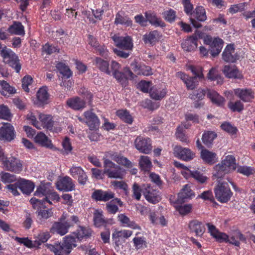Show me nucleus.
Segmentation results:
<instances>
[{"instance_id": "obj_1", "label": "nucleus", "mask_w": 255, "mask_h": 255, "mask_svg": "<svg viewBox=\"0 0 255 255\" xmlns=\"http://www.w3.org/2000/svg\"><path fill=\"white\" fill-rule=\"evenodd\" d=\"M79 223V218L77 216L72 215L67 218L66 215L63 214L58 221L54 222L50 229V232L63 236L68 232L70 228Z\"/></svg>"}, {"instance_id": "obj_2", "label": "nucleus", "mask_w": 255, "mask_h": 255, "mask_svg": "<svg viewBox=\"0 0 255 255\" xmlns=\"http://www.w3.org/2000/svg\"><path fill=\"white\" fill-rule=\"evenodd\" d=\"M55 255H68L73 248L77 246L76 239L72 236H67L64 238L62 244L55 243L54 245H44Z\"/></svg>"}, {"instance_id": "obj_3", "label": "nucleus", "mask_w": 255, "mask_h": 255, "mask_svg": "<svg viewBox=\"0 0 255 255\" xmlns=\"http://www.w3.org/2000/svg\"><path fill=\"white\" fill-rule=\"evenodd\" d=\"M0 55L3 61L12 67L16 72L19 73L21 66L18 56L10 49L4 46L0 51Z\"/></svg>"}, {"instance_id": "obj_4", "label": "nucleus", "mask_w": 255, "mask_h": 255, "mask_svg": "<svg viewBox=\"0 0 255 255\" xmlns=\"http://www.w3.org/2000/svg\"><path fill=\"white\" fill-rule=\"evenodd\" d=\"M214 192L216 199L221 203H227L233 195L228 183L225 182L218 181Z\"/></svg>"}, {"instance_id": "obj_5", "label": "nucleus", "mask_w": 255, "mask_h": 255, "mask_svg": "<svg viewBox=\"0 0 255 255\" xmlns=\"http://www.w3.org/2000/svg\"><path fill=\"white\" fill-rule=\"evenodd\" d=\"M45 201L33 198V208L36 210L38 219L42 222L53 216L51 209H46Z\"/></svg>"}, {"instance_id": "obj_6", "label": "nucleus", "mask_w": 255, "mask_h": 255, "mask_svg": "<svg viewBox=\"0 0 255 255\" xmlns=\"http://www.w3.org/2000/svg\"><path fill=\"white\" fill-rule=\"evenodd\" d=\"M84 100L81 99L78 97L68 99L66 101V105L70 108L74 110H80L85 107L86 102L90 104L93 98V95L91 93L86 92L84 94Z\"/></svg>"}, {"instance_id": "obj_7", "label": "nucleus", "mask_w": 255, "mask_h": 255, "mask_svg": "<svg viewBox=\"0 0 255 255\" xmlns=\"http://www.w3.org/2000/svg\"><path fill=\"white\" fill-rule=\"evenodd\" d=\"M2 164L5 170L15 173H19L22 170V164L21 161L13 156L3 158Z\"/></svg>"}, {"instance_id": "obj_8", "label": "nucleus", "mask_w": 255, "mask_h": 255, "mask_svg": "<svg viewBox=\"0 0 255 255\" xmlns=\"http://www.w3.org/2000/svg\"><path fill=\"white\" fill-rule=\"evenodd\" d=\"M38 118L39 122L36 120L35 116H33V126L38 129H41V127H43L50 130L52 129L54 121L51 116L38 113Z\"/></svg>"}, {"instance_id": "obj_9", "label": "nucleus", "mask_w": 255, "mask_h": 255, "mask_svg": "<svg viewBox=\"0 0 255 255\" xmlns=\"http://www.w3.org/2000/svg\"><path fill=\"white\" fill-rule=\"evenodd\" d=\"M134 143L136 149L141 153L149 154L152 151V146L149 138L139 136L136 138Z\"/></svg>"}, {"instance_id": "obj_10", "label": "nucleus", "mask_w": 255, "mask_h": 255, "mask_svg": "<svg viewBox=\"0 0 255 255\" xmlns=\"http://www.w3.org/2000/svg\"><path fill=\"white\" fill-rule=\"evenodd\" d=\"M111 38L118 48L128 51L132 50L133 43L129 36H120L119 35H114Z\"/></svg>"}, {"instance_id": "obj_11", "label": "nucleus", "mask_w": 255, "mask_h": 255, "mask_svg": "<svg viewBox=\"0 0 255 255\" xmlns=\"http://www.w3.org/2000/svg\"><path fill=\"white\" fill-rule=\"evenodd\" d=\"M15 136L13 127L9 123H4L0 128V140L10 141Z\"/></svg>"}, {"instance_id": "obj_12", "label": "nucleus", "mask_w": 255, "mask_h": 255, "mask_svg": "<svg viewBox=\"0 0 255 255\" xmlns=\"http://www.w3.org/2000/svg\"><path fill=\"white\" fill-rule=\"evenodd\" d=\"M196 35L200 38L202 35V32L196 30L195 35L189 37L182 43V47L185 51H191L197 49L198 38Z\"/></svg>"}, {"instance_id": "obj_13", "label": "nucleus", "mask_w": 255, "mask_h": 255, "mask_svg": "<svg viewBox=\"0 0 255 255\" xmlns=\"http://www.w3.org/2000/svg\"><path fill=\"white\" fill-rule=\"evenodd\" d=\"M174 151L180 159L186 161H190L195 157V153L188 148L176 146L174 147Z\"/></svg>"}, {"instance_id": "obj_14", "label": "nucleus", "mask_w": 255, "mask_h": 255, "mask_svg": "<svg viewBox=\"0 0 255 255\" xmlns=\"http://www.w3.org/2000/svg\"><path fill=\"white\" fill-rule=\"evenodd\" d=\"M195 196V194L191 189L190 186L186 184L184 185L181 191L178 193V198L175 204H183L187 202Z\"/></svg>"}, {"instance_id": "obj_15", "label": "nucleus", "mask_w": 255, "mask_h": 255, "mask_svg": "<svg viewBox=\"0 0 255 255\" xmlns=\"http://www.w3.org/2000/svg\"><path fill=\"white\" fill-rule=\"evenodd\" d=\"M142 193L145 199L149 202L155 204L160 200L158 191L153 189L150 185H147L142 190Z\"/></svg>"}, {"instance_id": "obj_16", "label": "nucleus", "mask_w": 255, "mask_h": 255, "mask_svg": "<svg viewBox=\"0 0 255 255\" xmlns=\"http://www.w3.org/2000/svg\"><path fill=\"white\" fill-rule=\"evenodd\" d=\"M236 168V159L233 155H228L221 163L217 165V169L226 170L227 172L234 171Z\"/></svg>"}, {"instance_id": "obj_17", "label": "nucleus", "mask_w": 255, "mask_h": 255, "mask_svg": "<svg viewBox=\"0 0 255 255\" xmlns=\"http://www.w3.org/2000/svg\"><path fill=\"white\" fill-rule=\"evenodd\" d=\"M56 185L57 189L60 191L68 192L75 190V185L72 179L68 176H65L59 179Z\"/></svg>"}, {"instance_id": "obj_18", "label": "nucleus", "mask_w": 255, "mask_h": 255, "mask_svg": "<svg viewBox=\"0 0 255 255\" xmlns=\"http://www.w3.org/2000/svg\"><path fill=\"white\" fill-rule=\"evenodd\" d=\"M115 194L111 191H104L101 190L95 191L92 195V198L96 201L107 202L114 198Z\"/></svg>"}, {"instance_id": "obj_19", "label": "nucleus", "mask_w": 255, "mask_h": 255, "mask_svg": "<svg viewBox=\"0 0 255 255\" xmlns=\"http://www.w3.org/2000/svg\"><path fill=\"white\" fill-rule=\"evenodd\" d=\"M222 57L223 60L227 62H235L239 59V56L235 53L234 45L232 44L227 46L223 53Z\"/></svg>"}, {"instance_id": "obj_20", "label": "nucleus", "mask_w": 255, "mask_h": 255, "mask_svg": "<svg viewBox=\"0 0 255 255\" xmlns=\"http://www.w3.org/2000/svg\"><path fill=\"white\" fill-rule=\"evenodd\" d=\"M188 227L190 232L195 233L197 236H202L206 230L204 224L197 220L191 221L189 223Z\"/></svg>"}, {"instance_id": "obj_21", "label": "nucleus", "mask_w": 255, "mask_h": 255, "mask_svg": "<svg viewBox=\"0 0 255 255\" xmlns=\"http://www.w3.org/2000/svg\"><path fill=\"white\" fill-rule=\"evenodd\" d=\"M49 94L47 92V88L43 86L40 88L36 93V101L35 104L39 106H43L48 103Z\"/></svg>"}, {"instance_id": "obj_22", "label": "nucleus", "mask_w": 255, "mask_h": 255, "mask_svg": "<svg viewBox=\"0 0 255 255\" xmlns=\"http://www.w3.org/2000/svg\"><path fill=\"white\" fill-rule=\"evenodd\" d=\"M145 16L151 25L155 27H164L165 26V23L161 20L160 17H158L155 13L151 11H148L145 12Z\"/></svg>"}, {"instance_id": "obj_23", "label": "nucleus", "mask_w": 255, "mask_h": 255, "mask_svg": "<svg viewBox=\"0 0 255 255\" xmlns=\"http://www.w3.org/2000/svg\"><path fill=\"white\" fill-rule=\"evenodd\" d=\"M84 116L86 119V123L91 130L98 128L99 120L94 113L87 111L85 112Z\"/></svg>"}, {"instance_id": "obj_24", "label": "nucleus", "mask_w": 255, "mask_h": 255, "mask_svg": "<svg viewBox=\"0 0 255 255\" xmlns=\"http://www.w3.org/2000/svg\"><path fill=\"white\" fill-rule=\"evenodd\" d=\"M7 31L12 35L23 36L25 34L24 27L19 21H14L7 28Z\"/></svg>"}, {"instance_id": "obj_25", "label": "nucleus", "mask_w": 255, "mask_h": 255, "mask_svg": "<svg viewBox=\"0 0 255 255\" xmlns=\"http://www.w3.org/2000/svg\"><path fill=\"white\" fill-rule=\"evenodd\" d=\"M34 141L36 143H38L42 146L50 149L53 148V145L51 143V141L42 132H40L37 134L34 137Z\"/></svg>"}, {"instance_id": "obj_26", "label": "nucleus", "mask_w": 255, "mask_h": 255, "mask_svg": "<svg viewBox=\"0 0 255 255\" xmlns=\"http://www.w3.org/2000/svg\"><path fill=\"white\" fill-rule=\"evenodd\" d=\"M208 228V231L211 235L215 238L219 242H223L224 240H226L228 238V236L225 233L220 232L216 228V227L210 224H206Z\"/></svg>"}, {"instance_id": "obj_27", "label": "nucleus", "mask_w": 255, "mask_h": 255, "mask_svg": "<svg viewBox=\"0 0 255 255\" xmlns=\"http://www.w3.org/2000/svg\"><path fill=\"white\" fill-rule=\"evenodd\" d=\"M93 216L94 223L97 227H105L109 224V220L105 219L102 211L95 210L93 213Z\"/></svg>"}, {"instance_id": "obj_28", "label": "nucleus", "mask_w": 255, "mask_h": 255, "mask_svg": "<svg viewBox=\"0 0 255 255\" xmlns=\"http://www.w3.org/2000/svg\"><path fill=\"white\" fill-rule=\"evenodd\" d=\"M19 189L23 194L29 195L32 192V181L23 178L17 179Z\"/></svg>"}, {"instance_id": "obj_29", "label": "nucleus", "mask_w": 255, "mask_h": 255, "mask_svg": "<svg viewBox=\"0 0 255 255\" xmlns=\"http://www.w3.org/2000/svg\"><path fill=\"white\" fill-rule=\"evenodd\" d=\"M235 94L245 102H250L254 98L253 93L251 89H237L235 90Z\"/></svg>"}, {"instance_id": "obj_30", "label": "nucleus", "mask_w": 255, "mask_h": 255, "mask_svg": "<svg viewBox=\"0 0 255 255\" xmlns=\"http://www.w3.org/2000/svg\"><path fill=\"white\" fill-rule=\"evenodd\" d=\"M207 97L211 100L213 103L219 106L224 105L225 99L220 96L215 91L207 89Z\"/></svg>"}, {"instance_id": "obj_31", "label": "nucleus", "mask_w": 255, "mask_h": 255, "mask_svg": "<svg viewBox=\"0 0 255 255\" xmlns=\"http://www.w3.org/2000/svg\"><path fill=\"white\" fill-rule=\"evenodd\" d=\"M217 136V133L214 131H205L202 137V140L203 143L209 148L212 146L213 141Z\"/></svg>"}, {"instance_id": "obj_32", "label": "nucleus", "mask_w": 255, "mask_h": 255, "mask_svg": "<svg viewBox=\"0 0 255 255\" xmlns=\"http://www.w3.org/2000/svg\"><path fill=\"white\" fill-rule=\"evenodd\" d=\"M223 45V40L219 38H216L213 40L210 47V53L213 56H217L221 52Z\"/></svg>"}, {"instance_id": "obj_33", "label": "nucleus", "mask_w": 255, "mask_h": 255, "mask_svg": "<svg viewBox=\"0 0 255 255\" xmlns=\"http://www.w3.org/2000/svg\"><path fill=\"white\" fill-rule=\"evenodd\" d=\"M217 154L215 152L204 149L201 151V157L206 163L213 164L216 162Z\"/></svg>"}, {"instance_id": "obj_34", "label": "nucleus", "mask_w": 255, "mask_h": 255, "mask_svg": "<svg viewBox=\"0 0 255 255\" xmlns=\"http://www.w3.org/2000/svg\"><path fill=\"white\" fill-rule=\"evenodd\" d=\"M16 91L15 89L9 85L4 80H0V93L4 96H8L9 95L14 94Z\"/></svg>"}, {"instance_id": "obj_35", "label": "nucleus", "mask_w": 255, "mask_h": 255, "mask_svg": "<svg viewBox=\"0 0 255 255\" xmlns=\"http://www.w3.org/2000/svg\"><path fill=\"white\" fill-rule=\"evenodd\" d=\"M158 32L157 30H153L144 35L142 39L145 44H149L153 46L158 42Z\"/></svg>"}, {"instance_id": "obj_36", "label": "nucleus", "mask_w": 255, "mask_h": 255, "mask_svg": "<svg viewBox=\"0 0 255 255\" xmlns=\"http://www.w3.org/2000/svg\"><path fill=\"white\" fill-rule=\"evenodd\" d=\"M132 232L128 230H123L120 231H115L113 234V239L117 246H119L120 244V238H128L130 237Z\"/></svg>"}, {"instance_id": "obj_37", "label": "nucleus", "mask_w": 255, "mask_h": 255, "mask_svg": "<svg viewBox=\"0 0 255 255\" xmlns=\"http://www.w3.org/2000/svg\"><path fill=\"white\" fill-rule=\"evenodd\" d=\"M96 65L100 71L106 73L108 75H111L112 72L109 70V64L107 61L101 58L97 57L95 59Z\"/></svg>"}, {"instance_id": "obj_38", "label": "nucleus", "mask_w": 255, "mask_h": 255, "mask_svg": "<svg viewBox=\"0 0 255 255\" xmlns=\"http://www.w3.org/2000/svg\"><path fill=\"white\" fill-rule=\"evenodd\" d=\"M149 93L151 98L156 100H160L166 95V90L163 89L160 90L155 87H153L150 88Z\"/></svg>"}, {"instance_id": "obj_39", "label": "nucleus", "mask_w": 255, "mask_h": 255, "mask_svg": "<svg viewBox=\"0 0 255 255\" xmlns=\"http://www.w3.org/2000/svg\"><path fill=\"white\" fill-rule=\"evenodd\" d=\"M223 72L228 78H239V72L235 67H232L230 65H225L223 70Z\"/></svg>"}, {"instance_id": "obj_40", "label": "nucleus", "mask_w": 255, "mask_h": 255, "mask_svg": "<svg viewBox=\"0 0 255 255\" xmlns=\"http://www.w3.org/2000/svg\"><path fill=\"white\" fill-rule=\"evenodd\" d=\"M104 174H106L110 178L122 179L123 178L124 172L122 170V168L119 166L111 170H107V172Z\"/></svg>"}, {"instance_id": "obj_41", "label": "nucleus", "mask_w": 255, "mask_h": 255, "mask_svg": "<svg viewBox=\"0 0 255 255\" xmlns=\"http://www.w3.org/2000/svg\"><path fill=\"white\" fill-rule=\"evenodd\" d=\"M116 115L121 120L127 124H131L133 122L132 116L127 110H119L117 111Z\"/></svg>"}, {"instance_id": "obj_42", "label": "nucleus", "mask_w": 255, "mask_h": 255, "mask_svg": "<svg viewBox=\"0 0 255 255\" xmlns=\"http://www.w3.org/2000/svg\"><path fill=\"white\" fill-rule=\"evenodd\" d=\"M114 23L116 25L120 24L126 26H131L132 24V20L128 16H123L119 12L116 14Z\"/></svg>"}, {"instance_id": "obj_43", "label": "nucleus", "mask_w": 255, "mask_h": 255, "mask_svg": "<svg viewBox=\"0 0 255 255\" xmlns=\"http://www.w3.org/2000/svg\"><path fill=\"white\" fill-rule=\"evenodd\" d=\"M207 94V89L204 90L199 88L195 90L189 95V98L195 101H201L204 98L205 94Z\"/></svg>"}, {"instance_id": "obj_44", "label": "nucleus", "mask_w": 255, "mask_h": 255, "mask_svg": "<svg viewBox=\"0 0 255 255\" xmlns=\"http://www.w3.org/2000/svg\"><path fill=\"white\" fill-rule=\"evenodd\" d=\"M139 163L141 170L144 171H149L152 167L151 162L147 156H141Z\"/></svg>"}, {"instance_id": "obj_45", "label": "nucleus", "mask_w": 255, "mask_h": 255, "mask_svg": "<svg viewBox=\"0 0 255 255\" xmlns=\"http://www.w3.org/2000/svg\"><path fill=\"white\" fill-rule=\"evenodd\" d=\"M119 221L121 223L124 224L127 227L131 228L132 229H139V227L133 221H130L129 218H128L125 214H121L118 215Z\"/></svg>"}, {"instance_id": "obj_46", "label": "nucleus", "mask_w": 255, "mask_h": 255, "mask_svg": "<svg viewBox=\"0 0 255 255\" xmlns=\"http://www.w3.org/2000/svg\"><path fill=\"white\" fill-rule=\"evenodd\" d=\"M112 159L116 161L118 164H121L128 168H131L132 166V163L127 158L120 156L117 154H113L112 155Z\"/></svg>"}, {"instance_id": "obj_47", "label": "nucleus", "mask_w": 255, "mask_h": 255, "mask_svg": "<svg viewBox=\"0 0 255 255\" xmlns=\"http://www.w3.org/2000/svg\"><path fill=\"white\" fill-rule=\"evenodd\" d=\"M92 234V231L90 229L79 226L77 230L76 234L77 239L81 240L83 238H88Z\"/></svg>"}, {"instance_id": "obj_48", "label": "nucleus", "mask_w": 255, "mask_h": 255, "mask_svg": "<svg viewBox=\"0 0 255 255\" xmlns=\"http://www.w3.org/2000/svg\"><path fill=\"white\" fill-rule=\"evenodd\" d=\"M208 78L211 81H216L217 84H221L223 81V78L217 73L216 69L214 68H211L209 71Z\"/></svg>"}, {"instance_id": "obj_49", "label": "nucleus", "mask_w": 255, "mask_h": 255, "mask_svg": "<svg viewBox=\"0 0 255 255\" xmlns=\"http://www.w3.org/2000/svg\"><path fill=\"white\" fill-rule=\"evenodd\" d=\"M185 126L183 125L179 126L176 132V137L179 139L181 141L185 143L189 142V141L187 139V136L185 134Z\"/></svg>"}, {"instance_id": "obj_50", "label": "nucleus", "mask_w": 255, "mask_h": 255, "mask_svg": "<svg viewBox=\"0 0 255 255\" xmlns=\"http://www.w3.org/2000/svg\"><path fill=\"white\" fill-rule=\"evenodd\" d=\"M56 67L59 72L67 78H69L72 75L71 70L64 63L59 62L57 64Z\"/></svg>"}, {"instance_id": "obj_51", "label": "nucleus", "mask_w": 255, "mask_h": 255, "mask_svg": "<svg viewBox=\"0 0 255 255\" xmlns=\"http://www.w3.org/2000/svg\"><path fill=\"white\" fill-rule=\"evenodd\" d=\"M175 208L176 210L182 215H186L191 212L192 205L191 204H185L184 205H178L176 204Z\"/></svg>"}, {"instance_id": "obj_52", "label": "nucleus", "mask_w": 255, "mask_h": 255, "mask_svg": "<svg viewBox=\"0 0 255 255\" xmlns=\"http://www.w3.org/2000/svg\"><path fill=\"white\" fill-rule=\"evenodd\" d=\"M0 177L1 181L4 183L15 182L17 180L15 175L7 172H2Z\"/></svg>"}, {"instance_id": "obj_53", "label": "nucleus", "mask_w": 255, "mask_h": 255, "mask_svg": "<svg viewBox=\"0 0 255 255\" xmlns=\"http://www.w3.org/2000/svg\"><path fill=\"white\" fill-rule=\"evenodd\" d=\"M221 128L223 130L232 135L236 134L238 131L237 128L228 122L223 123Z\"/></svg>"}, {"instance_id": "obj_54", "label": "nucleus", "mask_w": 255, "mask_h": 255, "mask_svg": "<svg viewBox=\"0 0 255 255\" xmlns=\"http://www.w3.org/2000/svg\"><path fill=\"white\" fill-rule=\"evenodd\" d=\"M184 83L188 90H193L197 87L199 82L196 77H189Z\"/></svg>"}, {"instance_id": "obj_55", "label": "nucleus", "mask_w": 255, "mask_h": 255, "mask_svg": "<svg viewBox=\"0 0 255 255\" xmlns=\"http://www.w3.org/2000/svg\"><path fill=\"white\" fill-rule=\"evenodd\" d=\"M49 237L50 235L48 233H44L42 234L39 235V237L37 238V239L38 240H35L33 243V248H38L41 243L46 242Z\"/></svg>"}, {"instance_id": "obj_56", "label": "nucleus", "mask_w": 255, "mask_h": 255, "mask_svg": "<svg viewBox=\"0 0 255 255\" xmlns=\"http://www.w3.org/2000/svg\"><path fill=\"white\" fill-rule=\"evenodd\" d=\"M196 18L200 21H204L207 19L205 9L203 6H198L195 8Z\"/></svg>"}, {"instance_id": "obj_57", "label": "nucleus", "mask_w": 255, "mask_h": 255, "mask_svg": "<svg viewBox=\"0 0 255 255\" xmlns=\"http://www.w3.org/2000/svg\"><path fill=\"white\" fill-rule=\"evenodd\" d=\"M163 17L168 22H172L176 18V11L172 9L166 10L162 13Z\"/></svg>"}, {"instance_id": "obj_58", "label": "nucleus", "mask_w": 255, "mask_h": 255, "mask_svg": "<svg viewBox=\"0 0 255 255\" xmlns=\"http://www.w3.org/2000/svg\"><path fill=\"white\" fill-rule=\"evenodd\" d=\"M11 115L8 107L3 105H0V119L8 120Z\"/></svg>"}, {"instance_id": "obj_59", "label": "nucleus", "mask_w": 255, "mask_h": 255, "mask_svg": "<svg viewBox=\"0 0 255 255\" xmlns=\"http://www.w3.org/2000/svg\"><path fill=\"white\" fill-rule=\"evenodd\" d=\"M182 3L183 5L185 12L188 15H191L194 11L191 0H182Z\"/></svg>"}, {"instance_id": "obj_60", "label": "nucleus", "mask_w": 255, "mask_h": 255, "mask_svg": "<svg viewBox=\"0 0 255 255\" xmlns=\"http://www.w3.org/2000/svg\"><path fill=\"white\" fill-rule=\"evenodd\" d=\"M228 107L233 111V112H240L244 109V105L242 103V102L240 101H238L235 103H233L231 101L229 102L228 103Z\"/></svg>"}, {"instance_id": "obj_61", "label": "nucleus", "mask_w": 255, "mask_h": 255, "mask_svg": "<svg viewBox=\"0 0 255 255\" xmlns=\"http://www.w3.org/2000/svg\"><path fill=\"white\" fill-rule=\"evenodd\" d=\"M133 242L136 249L147 247V243L143 238L135 237L133 239Z\"/></svg>"}, {"instance_id": "obj_62", "label": "nucleus", "mask_w": 255, "mask_h": 255, "mask_svg": "<svg viewBox=\"0 0 255 255\" xmlns=\"http://www.w3.org/2000/svg\"><path fill=\"white\" fill-rule=\"evenodd\" d=\"M190 172L191 176L201 183H204L205 182L207 179L206 176H203L199 171L195 170L190 171Z\"/></svg>"}, {"instance_id": "obj_63", "label": "nucleus", "mask_w": 255, "mask_h": 255, "mask_svg": "<svg viewBox=\"0 0 255 255\" xmlns=\"http://www.w3.org/2000/svg\"><path fill=\"white\" fill-rule=\"evenodd\" d=\"M238 172L246 176H249L255 173V170L251 167L243 166L238 168Z\"/></svg>"}, {"instance_id": "obj_64", "label": "nucleus", "mask_w": 255, "mask_h": 255, "mask_svg": "<svg viewBox=\"0 0 255 255\" xmlns=\"http://www.w3.org/2000/svg\"><path fill=\"white\" fill-rule=\"evenodd\" d=\"M112 75H113L117 80L120 82L123 86H126V77L123 72H121L119 71L118 72H115V73H112Z\"/></svg>"}]
</instances>
